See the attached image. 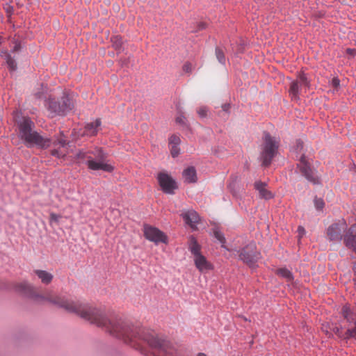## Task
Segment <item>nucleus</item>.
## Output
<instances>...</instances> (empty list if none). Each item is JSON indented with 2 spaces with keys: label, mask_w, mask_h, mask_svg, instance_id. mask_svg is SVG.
Masks as SVG:
<instances>
[{
  "label": "nucleus",
  "mask_w": 356,
  "mask_h": 356,
  "mask_svg": "<svg viewBox=\"0 0 356 356\" xmlns=\"http://www.w3.org/2000/svg\"><path fill=\"white\" fill-rule=\"evenodd\" d=\"M51 304L74 313L82 318L100 327L112 336L124 343H147L153 350L154 356H181L177 353L168 341L159 338L154 332L134 326L131 322L121 318H108L101 309L83 305L51 292Z\"/></svg>",
  "instance_id": "obj_1"
},
{
  "label": "nucleus",
  "mask_w": 356,
  "mask_h": 356,
  "mask_svg": "<svg viewBox=\"0 0 356 356\" xmlns=\"http://www.w3.org/2000/svg\"><path fill=\"white\" fill-rule=\"evenodd\" d=\"M14 118L18 129V136L27 147L35 145L46 149L52 145L51 154L53 156L62 158L66 156L65 149L67 143L63 133L52 141L49 138H44L34 130L35 124L30 118L21 116L16 113Z\"/></svg>",
  "instance_id": "obj_2"
},
{
  "label": "nucleus",
  "mask_w": 356,
  "mask_h": 356,
  "mask_svg": "<svg viewBox=\"0 0 356 356\" xmlns=\"http://www.w3.org/2000/svg\"><path fill=\"white\" fill-rule=\"evenodd\" d=\"M75 158L80 161L86 159L87 166L91 170H101L111 172L114 170L113 165L106 162L107 154L102 147H94L88 151L79 150Z\"/></svg>",
  "instance_id": "obj_3"
},
{
  "label": "nucleus",
  "mask_w": 356,
  "mask_h": 356,
  "mask_svg": "<svg viewBox=\"0 0 356 356\" xmlns=\"http://www.w3.org/2000/svg\"><path fill=\"white\" fill-rule=\"evenodd\" d=\"M279 141L268 133H265L261 145L260 159L262 165L268 166L277 153Z\"/></svg>",
  "instance_id": "obj_4"
},
{
  "label": "nucleus",
  "mask_w": 356,
  "mask_h": 356,
  "mask_svg": "<svg viewBox=\"0 0 356 356\" xmlns=\"http://www.w3.org/2000/svg\"><path fill=\"white\" fill-rule=\"evenodd\" d=\"M240 259L250 266H253L260 258L255 243L251 242L245 246L240 252Z\"/></svg>",
  "instance_id": "obj_5"
},
{
  "label": "nucleus",
  "mask_w": 356,
  "mask_h": 356,
  "mask_svg": "<svg viewBox=\"0 0 356 356\" xmlns=\"http://www.w3.org/2000/svg\"><path fill=\"white\" fill-rule=\"evenodd\" d=\"M346 229L347 224L344 220L334 222L327 229V238L332 241H340L343 238V234Z\"/></svg>",
  "instance_id": "obj_6"
},
{
  "label": "nucleus",
  "mask_w": 356,
  "mask_h": 356,
  "mask_svg": "<svg viewBox=\"0 0 356 356\" xmlns=\"http://www.w3.org/2000/svg\"><path fill=\"white\" fill-rule=\"evenodd\" d=\"M143 233L147 240L156 244L159 243H167L168 238L166 235L156 227L149 225H144Z\"/></svg>",
  "instance_id": "obj_7"
},
{
  "label": "nucleus",
  "mask_w": 356,
  "mask_h": 356,
  "mask_svg": "<svg viewBox=\"0 0 356 356\" xmlns=\"http://www.w3.org/2000/svg\"><path fill=\"white\" fill-rule=\"evenodd\" d=\"M159 184L165 193L173 194L177 188L175 181L165 172H160L157 177Z\"/></svg>",
  "instance_id": "obj_8"
},
{
  "label": "nucleus",
  "mask_w": 356,
  "mask_h": 356,
  "mask_svg": "<svg viewBox=\"0 0 356 356\" xmlns=\"http://www.w3.org/2000/svg\"><path fill=\"white\" fill-rule=\"evenodd\" d=\"M298 168L302 175L309 181L314 184L318 183V178L315 176L313 170L311 168L309 163L307 161L306 157L304 155L300 157L299 163H298Z\"/></svg>",
  "instance_id": "obj_9"
},
{
  "label": "nucleus",
  "mask_w": 356,
  "mask_h": 356,
  "mask_svg": "<svg viewBox=\"0 0 356 356\" xmlns=\"http://www.w3.org/2000/svg\"><path fill=\"white\" fill-rule=\"evenodd\" d=\"M343 243L348 249L356 252V225H353L346 229L343 235Z\"/></svg>",
  "instance_id": "obj_10"
},
{
  "label": "nucleus",
  "mask_w": 356,
  "mask_h": 356,
  "mask_svg": "<svg viewBox=\"0 0 356 356\" xmlns=\"http://www.w3.org/2000/svg\"><path fill=\"white\" fill-rule=\"evenodd\" d=\"M101 125L102 121L99 118L96 119L93 122L87 123L84 127V131L81 134V136L89 137L96 136L100 130Z\"/></svg>",
  "instance_id": "obj_11"
},
{
  "label": "nucleus",
  "mask_w": 356,
  "mask_h": 356,
  "mask_svg": "<svg viewBox=\"0 0 356 356\" xmlns=\"http://www.w3.org/2000/svg\"><path fill=\"white\" fill-rule=\"evenodd\" d=\"M193 261L195 267L202 273H206L213 268L212 264L202 254L193 258Z\"/></svg>",
  "instance_id": "obj_12"
},
{
  "label": "nucleus",
  "mask_w": 356,
  "mask_h": 356,
  "mask_svg": "<svg viewBox=\"0 0 356 356\" xmlns=\"http://www.w3.org/2000/svg\"><path fill=\"white\" fill-rule=\"evenodd\" d=\"M182 217L185 222L192 229L196 228V225L200 220V217L197 213L195 211H188L182 214Z\"/></svg>",
  "instance_id": "obj_13"
},
{
  "label": "nucleus",
  "mask_w": 356,
  "mask_h": 356,
  "mask_svg": "<svg viewBox=\"0 0 356 356\" xmlns=\"http://www.w3.org/2000/svg\"><path fill=\"white\" fill-rule=\"evenodd\" d=\"M254 188L259 191L260 197L266 200H269L273 197L272 193L267 189L265 183L260 181H256L254 183Z\"/></svg>",
  "instance_id": "obj_14"
},
{
  "label": "nucleus",
  "mask_w": 356,
  "mask_h": 356,
  "mask_svg": "<svg viewBox=\"0 0 356 356\" xmlns=\"http://www.w3.org/2000/svg\"><path fill=\"white\" fill-rule=\"evenodd\" d=\"M184 181L187 183H195L197 180L196 170L194 167H188L182 173Z\"/></svg>",
  "instance_id": "obj_15"
},
{
  "label": "nucleus",
  "mask_w": 356,
  "mask_h": 356,
  "mask_svg": "<svg viewBox=\"0 0 356 356\" xmlns=\"http://www.w3.org/2000/svg\"><path fill=\"white\" fill-rule=\"evenodd\" d=\"M58 103L60 104V108L63 115H65L74 107V102L72 99H70L68 96L63 97Z\"/></svg>",
  "instance_id": "obj_16"
},
{
  "label": "nucleus",
  "mask_w": 356,
  "mask_h": 356,
  "mask_svg": "<svg viewBox=\"0 0 356 356\" xmlns=\"http://www.w3.org/2000/svg\"><path fill=\"white\" fill-rule=\"evenodd\" d=\"M188 249L193 256V258L196 257L197 255H200L201 246L198 244L197 240L193 236H191L188 240Z\"/></svg>",
  "instance_id": "obj_17"
},
{
  "label": "nucleus",
  "mask_w": 356,
  "mask_h": 356,
  "mask_svg": "<svg viewBox=\"0 0 356 356\" xmlns=\"http://www.w3.org/2000/svg\"><path fill=\"white\" fill-rule=\"evenodd\" d=\"M33 273L44 284H49L53 280V275L46 270H35Z\"/></svg>",
  "instance_id": "obj_18"
},
{
  "label": "nucleus",
  "mask_w": 356,
  "mask_h": 356,
  "mask_svg": "<svg viewBox=\"0 0 356 356\" xmlns=\"http://www.w3.org/2000/svg\"><path fill=\"white\" fill-rule=\"evenodd\" d=\"M302 88L298 82L294 81L291 83L289 92L292 99L298 100L299 99L300 92Z\"/></svg>",
  "instance_id": "obj_19"
},
{
  "label": "nucleus",
  "mask_w": 356,
  "mask_h": 356,
  "mask_svg": "<svg viewBox=\"0 0 356 356\" xmlns=\"http://www.w3.org/2000/svg\"><path fill=\"white\" fill-rule=\"evenodd\" d=\"M48 109L55 115H63L60 104L57 102L50 100L48 104Z\"/></svg>",
  "instance_id": "obj_20"
},
{
  "label": "nucleus",
  "mask_w": 356,
  "mask_h": 356,
  "mask_svg": "<svg viewBox=\"0 0 356 356\" xmlns=\"http://www.w3.org/2000/svg\"><path fill=\"white\" fill-rule=\"evenodd\" d=\"M277 274L284 278L287 282H291L293 280V276L290 270L286 268H279L277 270Z\"/></svg>",
  "instance_id": "obj_21"
},
{
  "label": "nucleus",
  "mask_w": 356,
  "mask_h": 356,
  "mask_svg": "<svg viewBox=\"0 0 356 356\" xmlns=\"http://www.w3.org/2000/svg\"><path fill=\"white\" fill-rule=\"evenodd\" d=\"M5 58L9 69L13 71L15 70L17 68V63L15 59L13 58L10 54L8 52V51H5Z\"/></svg>",
  "instance_id": "obj_22"
},
{
  "label": "nucleus",
  "mask_w": 356,
  "mask_h": 356,
  "mask_svg": "<svg viewBox=\"0 0 356 356\" xmlns=\"http://www.w3.org/2000/svg\"><path fill=\"white\" fill-rule=\"evenodd\" d=\"M296 82L299 83V85L303 88H308L309 86V81H308L306 75L304 73H300Z\"/></svg>",
  "instance_id": "obj_23"
},
{
  "label": "nucleus",
  "mask_w": 356,
  "mask_h": 356,
  "mask_svg": "<svg viewBox=\"0 0 356 356\" xmlns=\"http://www.w3.org/2000/svg\"><path fill=\"white\" fill-rule=\"evenodd\" d=\"M213 234L215 238L222 244V247L225 248V243L226 242V240L223 234L218 229H216L213 230Z\"/></svg>",
  "instance_id": "obj_24"
},
{
  "label": "nucleus",
  "mask_w": 356,
  "mask_h": 356,
  "mask_svg": "<svg viewBox=\"0 0 356 356\" xmlns=\"http://www.w3.org/2000/svg\"><path fill=\"white\" fill-rule=\"evenodd\" d=\"M343 337L345 339L354 338L356 339V322L355 324V327L352 329H348L347 331L345 332Z\"/></svg>",
  "instance_id": "obj_25"
},
{
  "label": "nucleus",
  "mask_w": 356,
  "mask_h": 356,
  "mask_svg": "<svg viewBox=\"0 0 356 356\" xmlns=\"http://www.w3.org/2000/svg\"><path fill=\"white\" fill-rule=\"evenodd\" d=\"M216 57H217V59L218 60V61L220 63L225 64V57L223 51L220 49H219V48L216 49Z\"/></svg>",
  "instance_id": "obj_26"
},
{
  "label": "nucleus",
  "mask_w": 356,
  "mask_h": 356,
  "mask_svg": "<svg viewBox=\"0 0 356 356\" xmlns=\"http://www.w3.org/2000/svg\"><path fill=\"white\" fill-rule=\"evenodd\" d=\"M168 140L170 145H179L181 142L179 136L175 134L172 135Z\"/></svg>",
  "instance_id": "obj_27"
},
{
  "label": "nucleus",
  "mask_w": 356,
  "mask_h": 356,
  "mask_svg": "<svg viewBox=\"0 0 356 356\" xmlns=\"http://www.w3.org/2000/svg\"><path fill=\"white\" fill-rule=\"evenodd\" d=\"M342 314L343 317L347 320V321H350V318H349V315H352V312L350 310V308L348 306H343L342 308Z\"/></svg>",
  "instance_id": "obj_28"
},
{
  "label": "nucleus",
  "mask_w": 356,
  "mask_h": 356,
  "mask_svg": "<svg viewBox=\"0 0 356 356\" xmlns=\"http://www.w3.org/2000/svg\"><path fill=\"white\" fill-rule=\"evenodd\" d=\"M324 201L321 198L316 197L314 199V205L317 209H322L324 207Z\"/></svg>",
  "instance_id": "obj_29"
},
{
  "label": "nucleus",
  "mask_w": 356,
  "mask_h": 356,
  "mask_svg": "<svg viewBox=\"0 0 356 356\" xmlns=\"http://www.w3.org/2000/svg\"><path fill=\"white\" fill-rule=\"evenodd\" d=\"M179 145H171L170 153L172 157H177L179 154Z\"/></svg>",
  "instance_id": "obj_30"
},
{
  "label": "nucleus",
  "mask_w": 356,
  "mask_h": 356,
  "mask_svg": "<svg viewBox=\"0 0 356 356\" xmlns=\"http://www.w3.org/2000/svg\"><path fill=\"white\" fill-rule=\"evenodd\" d=\"M207 108L206 107H200L197 109V113L201 118H204L207 115Z\"/></svg>",
  "instance_id": "obj_31"
},
{
  "label": "nucleus",
  "mask_w": 356,
  "mask_h": 356,
  "mask_svg": "<svg viewBox=\"0 0 356 356\" xmlns=\"http://www.w3.org/2000/svg\"><path fill=\"white\" fill-rule=\"evenodd\" d=\"M60 218V216L54 213H51L50 214V221L58 222Z\"/></svg>",
  "instance_id": "obj_32"
},
{
  "label": "nucleus",
  "mask_w": 356,
  "mask_h": 356,
  "mask_svg": "<svg viewBox=\"0 0 356 356\" xmlns=\"http://www.w3.org/2000/svg\"><path fill=\"white\" fill-rule=\"evenodd\" d=\"M192 70V65L191 63H186L183 66V70L186 72H190Z\"/></svg>",
  "instance_id": "obj_33"
},
{
  "label": "nucleus",
  "mask_w": 356,
  "mask_h": 356,
  "mask_svg": "<svg viewBox=\"0 0 356 356\" xmlns=\"http://www.w3.org/2000/svg\"><path fill=\"white\" fill-rule=\"evenodd\" d=\"M21 49V45H20V43L15 41V45L12 49V52H17L18 51L19 49Z\"/></svg>",
  "instance_id": "obj_34"
},
{
  "label": "nucleus",
  "mask_w": 356,
  "mask_h": 356,
  "mask_svg": "<svg viewBox=\"0 0 356 356\" xmlns=\"http://www.w3.org/2000/svg\"><path fill=\"white\" fill-rule=\"evenodd\" d=\"M115 41L114 42L113 45L116 49H119L121 47V40L120 38H118V37L115 38Z\"/></svg>",
  "instance_id": "obj_35"
},
{
  "label": "nucleus",
  "mask_w": 356,
  "mask_h": 356,
  "mask_svg": "<svg viewBox=\"0 0 356 356\" xmlns=\"http://www.w3.org/2000/svg\"><path fill=\"white\" fill-rule=\"evenodd\" d=\"M339 83H340V81H339V79H337V78L334 77L332 80V85L334 88H337L339 86Z\"/></svg>",
  "instance_id": "obj_36"
},
{
  "label": "nucleus",
  "mask_w": 356,
  "mask_h": 356,
  "mask_svg": "<svg viewBox=\"0 0 356 356\" xmlns=\"http://www.w3.org/2000/svg\"><path fill=\"white\" fill-rule=\"evenodd\" d=\"M346 53L352 56L356 54V50L355 49H347Z\"/></svg>",
  "instance_id": "obj_37"
},
{
  "label": "nucleus",
  "mask_w": 356,
  "mask_h": 356,
  "mask_svg": "<svg viewBox=\"0 0 356 356\" xmlns=\"http://www.w3.org/2000/svg\"><path fill=\"white\" fill-rule=\"evenodd\" d=\"M334 332L339 337H342L341 331L339 327H334L333 329Z\"/></svg>",
  "instance_id": "obj_38"
},
{
  "label": "nucleus",
  "mask_w": 356,
  "mask_h": 356,
  "mask_svg": "<svg viewBox=\"0 0 356 356\" xmlns=\"http://www.w3.org/2000/svg\"><path fill=\"white\" fill-rule=\"evenodd\" d=\"M298 231L299 233V237H302L305 234V229L302 227H298Z\"/></svg>",
  "instance_id": "obj_39"
},
{
  "label": "nucleus",
  "mask_w": 356,
  "mask_h": 356,
  "mask_svg": "<svg viewBox=\"0 0 356 356\" xmlns=\"http://www.w3.org/2000/svg\"><path fill=\"white\" fill-rule=\"evenodd\" d=\"M176 122L179 124H184V116H179L176 118Z\"/></svg>",
  "instance_id": "obj_40"
},
{
  "label": "nucleus",
  "mask_w": 356,
  "mask_h": 356,
  "mask_svg": "<svg viewBox=\"0 0 356 356\" xmlns=\"http://www.w3.org/2000/svg\"><path fill=\"white\" fill-rule=\"evenodd\" d=\"M349 318H350V322H354L355 324L356 322V315L352 313V315H349Z\"/></svg>",
  "instance_id": "obj_41"
},
{
  "label": "nucleus",
  "mask_w": 356,
  "mask_h": 356,
  "mask_svg": "<svg viewBox=\"0 0 356 356\" xmlns=\"http://www.w3.org/2000/svg\"><path fill=\"white\" fill-rule=\"evenodd\" d=\"M206 28V24L204 22H200L198 24V29L202 30Z\"/></svg>",
  "instance_id": "obj_42"
},
{
  "label": "nucleus",
  "mask_w": 356,
  "mask_h": 356,
  "mask_svg": "<svg viewBox=\"0 0 356 356\" xmlns=\"http://www.w3.org/2000/svg\"><path fill=\"white\" fill-rule=\"evenodd\" d=\"M353 272L355 275L354 281L356 283V263L353 266Z\"/></svg>",
  "instance_id": "obj_43"
},
{
  "label": "nucleus",
  "mask_w": 356,
  "mask_h": 356,
  "mask_svg": "<svg viewBox=\"0 0 356 356\" xmlns=\"http://www.w3.org/2000/svg\"><path fill=\"white\" fill-rule=\"evenodd\" d=\"M302 145H303L302 142L299 141V140L297 141V147H298V148L302 149Z\"/></svg>",
  "instance_id": "obj_44"
},
{
  "label": "nucleus",
  "mask_w": 356,
  "mask_h": 356,
  "mask_svg": "<svg viewBox=\"0 0 356 356\" xmlns=\"http://www.w3.org/2000/svg\"><path fill=\"white\" fill-rule=\"evenodd\" d=\"M222 108L223 111H228L229 106L228 104H224L222 106Z\"/></svg>",
  "instance_id": "obj_45"
},
{
  "label": "nucleus",
  "mask_w": 356,
  "mask_h": 356,
  "mask_svg": "<svg viewBox=\"0 0 356 356\" xmlns=\"http://www.w3.org/2000/svg\"><path fill=\"white\" fill-rule=\"evenodd\" d=\"M197 356H207L205 353H199Z\"/></svg>",
  "instance_id": "obj_46"
},
{
  "label": "nucleus",
  "mask_w": 356,
  "mask_h": 356,
  "mask_svg": "<svg viewBox=\"0 0 356 356\" xmlns=\"http://www.w3.org/2000/svg\"><path fill=\"white\" fill-rule=\"evenodd\" d=\"M6 51V50H3V51H1L0 52V55H1V56H5V51Z\"/></svg>",
  "instance_id": "obj_47"
},
{
  "label": "nucleus",
  "mask_w": 356,
  "mask_h": 356,
  "mask_svg": "<svg viewBox=\"0 0 356 356\" xmlns=\"http://www.w3.org/2000/svg\"><path fill=\"white\" fill-rule=\"evenodd\" d=\"M1 40H2V38H1V37L0 36V44H1Z\"/></svg>",
  "instance_id": "obj_48"
}]
</instances>
